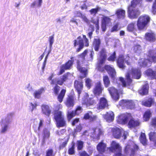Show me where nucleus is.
Segmentation results:
<instances>
[{"label": "nucleus", "mask_w": 156, "mask_h": 156, "mask_svg": "<svg viewBox=\"0 0 156 156\" xmlns=\"http://www.w3.org/2000/svg\"><path fill=\"white\" fill-rule=\"evenodd\" d=\"M94 30V27L91 25H90L88 30V32L87 35L90 39L92 38L93 33Z\"/></svg>", "instance_id": "obj_43"}, {"label": "nucleus", "mask_w": 156, "mask_h": 156, "mask_svg": "<svg viewBox=\"0 0 156 156\" xmlns=\"http://www.w3.org/2000/svg\"><path fill=\"white\" fill-rule=\"evenodd\" d=\"M103 117L108 122H112L114 119V114L112 111L107 112L106 114L103 115Z\"/></svg>", "instance_id": "obj_18"}, {"label": "nucleus", "mask_w": 156, "mask_h": 156, "mask_svg": "<svg viewBox=\"0 0 156 156\" xmlns=\"http://www.w3.org/2000/svg\"><path fill=\"white\" fill-rule=\"evenodd\" d=\"M74 57L71 58V60H69L65 64L62 65L61 67L60 71V74H61L64 72L66 70L69 69L72 66L73 62Z\"/></svg>", "instance_id": "obj_9"}, {"label": "nucleus", "mask_w": 156, "mask_h": 156, "mask_svg": "<svg viewBox=\"0 0 156 156\" xmlns=\"http://www.w3.org/2000/svg\"><path fill=\"white\" fill-rule=\"evenodd\" d=\"M74 16L75 17H81L83 15L82 13L80 11H76L74 13Z\"/></svg>", "instance_id": "obj_64"}, {"label": "nucleus", "mask_w": 156, "mask_h": 156, "mask_svg": "<svg viewBox=\"0 0 156 156\" xmlns=\"http://www.w3.org/2000/svg\"><path fill=\"white\" fill-rule=\"evenodd\" d=\"M74 99L73 97L69 96L67 99L66 105L69 108H71L74 106Z\"/></svg>", "instance_id": "obj_31"}, {"label": "nucleus", "mask_w": 156, "mask_h": 156, "mask_svg": "<svg viewBox=\"0 0 156 156\" xmlns=\"http://www.w3.org/2000/svg\"><path fill=\"white\" fill-rule=\"evenodd\" d=\"M145 38L148 41L153 42L156 39V35L152 32L147 33L145 34Z\"/></svg>", "instance_id": "obj_21"}, {"label": "nucleus", "mask_w": 156, "mask_h": 156, "mask_svg": "<svg viewBox=\"0 0 156 156\" xmlns=\"http://www.w3.org/2000/svg\"><path fill=\"white\" fill-rule=\"evenodd\" d=\"M9 123L6 122L5 121L2 120L1 124V132L2 133H5L7 130Z\"/></svg>", "instance_id": "obj_33"}, {"label": "nucleus", "mask_w": 156, "mask_h": 156, "mask_svg": "<svg viewBox=\"0 0 156 156\" xmlns=\"http://www.w3.org/2000/svg\"><path fill=\"white\" fill-rule=\"evenodd\" d=\"M54 34H53L52 36H50L49 38V47L50 49V50L52 48V44L54 42Z\"/></svg>", "instance_id": "obj_52"}, {"label": "nucleus", "mask_w": 156, "mask_h": 156, "mask_svg": "<svg viewBox=\"0 0 156 156\" xmlns=\"http://www.w3.org/2000/svg\"><path fill=\"white\" fill-rule=\"evenodd\" d=\"M54 117L56 122L57 126L58 127H62L66 125V122L61 111L56 112L55 113Z\"/></svg>", "instance_id": "obj_5"}, {"label": "nucleus", "mask_w": 156, "mask_h": 156, "mask_svg": "<svg viewBox=\"0 0 156 156\" xmlns=\"http://www.w3.org/2000/svg\"><path fill=\"white\" fill-rule=\"evenodd\" d=\"M135 23H132L129 24L127 27L128 31L129 32H133L135 29Z\"/></svg>", "instance_id": "obj_48"}, {"label": "nucleus", "mask_w": 156, "mask_h": 156, "mask_svg": "<svg viewBox=\"0 0 156 156\" xmlns=\"http://www.w3.org/2000/svg\"><path fill=\"white\" fill-rule=\"evenodd\" d=\"M66 90L64 89H62L61 90L60 94L58 97V99L59 101L61 103L63 100V99L65 96Z\"/></svg>", "instance_id": "obj_42"}, {"label": "nucleus", "mask_w": 156, "mask_h": 156, "mask_svg": "<svg viewBox=\"0 0 156 156\" xmlns=\"http://www.w3.org/2000/svg\"><path fill=\"white\" fill-rule=\"evenodd\" d=\"M44 91V90L43 88H41L37 90H36L34 93V97L35 98H39L42 93Z\"/></svg>", "instance_id": "obj_36"}, {"label": "nucleus", "mask_w": 156, "mask_h": 156, "mask_svg": "<svg viewBox=\"0 0 156 156\" xmlns=\"http://www.w3.org/2000/svg\"><path fill=\"white\" fill-rule=\"evenodd\" d=\"M53 154V150L52 149H49L46 151V156H52Z\"/></svg>", "instance_id": "obj_55"}, {"label": "nucleus", "mask_w": 156, "mask_h": 156, "mask_svg": "<svg viewBox=\"0 0 156 156\" xmlns=\"http://www.w3.org/2000/svg\"><path fill=\"white\" fill-rule=\"evenodd\" d=\"M108 90L113 99L116 101L119 99V95L118 90L114 87L109 88Z\"/></svg>", "instance_id": "obj_13"}, {"label": "nucleus", "mask_w": 156, "mask_h": 156, "mask_svg": "<svg viewBox=\"0 0 156 156\" xmlns=\"http://www.w3.org/2000/svg\"><path fill=\"white\" fill-rule=\"evenodd\" d=\"M148 52V58L147 59L142 58L139 60L138 64L140 66L149 67L151 66L152 62L156 63V48L155 50H150Z\"/></svg>", "instance_id": "obj_3"}, {"label": "nucleus", "mask_w": 156, "mask_h": 156, "mask_svg": "<svg viewBox=\"0 0 156 156\" xmlns=\"http://www.w3.org/2000/svg\"><path fill=\"white\" fill-rule=\"evenodd\" d=\"M42 2V0H35L30 5V7L32 8H34L36 6L37 7H41Z\"/></svg>", "instance_id": "obj_37"}, {"label": "nucleus", "mask_w": 156, "mask_h": 156, "mask_svg": "<svg viewBox=\"0 0 156 156\" xmlns=\"http://www.w3.org/2000/svg\"><path fill=\"white\" fill-rule=\"evenodd\" d=\"M50 132L46 129H45L43 132V137L42 141L43 144L45 143L46 140L49 138L50 136Z\"/></svg>", "instance_id": "obj_34"}, {"label": "nucleus", "mask_w": 156, "mask_h": 156, "mask_svg": "<svg viewBox=\"0 0 156 156\" xmlns=\"http://www.w3.org/2000/svg\"><path fill=\"white\" fill-rule=\"evenodd\" d=\"M141 0H133V1L131 2V5L133 6L136 5L137 4L140 3Z\"/></svg>", "instance_id": "obj_62"}, {"label": "nucleus", "mask_w": 156, "mask_h": 156, "mask_svg": "<svg viewBox=\"0 0 156 156\" xmlns=\"http://www.w3.org/2000/svg\"><path fill=\"white\" fill-rule=\"evenodd\" d=\"M101 42L99 38H94L93 41V47L96 51H98L100 47Z\"/></svg>", "instance_id": "obj_25"}, {"label": "nucleus", "mask_w": 156, "mask_h": 156, "mask_svg": "<svg viewBox=\"0 0 156 156\" xmlns=\"http://www.w3.org/2000/svg\"><path fill=\"white\" fill-rule=\"evenodd\" d=\"M100 58L99 63L102 64L104 63L106 58V55L104 49H102L100 52Z\"/></svg>", "instance_id": "obj_29"}, {"label": "nucleus", "mask_w": 156, "mask_h": 156, "mask_svg": "<svg viewBox=\"0 0 156 156\" xmlns=\"http://www.w3.org/2000/svg\"><path fill=\"white\" fill-rule=\"evenodd\" d=\"M140 142L144 145L147 144V139L145 133H142L140 136Z\"/></svg>", "instance_id": "obj_41"}, {"label": "nucleus", "mask_w": 156, "mask_h": 156, "mask_svg": "<svg viewBox=\"0 0 156 156\" xmlns=\"http://www.w3.org/2000/svg\"><path fill=\"white\" fill-rule=\"evenodd\" d=\"M108 105L107 101L104 98H101L100 100L99 108L100 109L105 108Z\"/></svg>", "instance_id": "obj_32"}, {"label": "nucleus", "mask_w": 156, "mask_h": 156, "mask_svg": "<svg viewBox=\"0 0 156 156\" xmlns=\"http://www.w3.org/2000/svg\"><path fill=\"white\" fill-rule=\"evenodd\" d=\"M13 114L11 113L9 114L7 117L5 119H2L3 121H5L6 122L9 123L10 121L11 120L12 118L13 115Z\"/></svg>", "instance_id": "obj_49"}, {"label": "nucleus", "mask_w": 156, "mask_h": 156, "mask_svg": "<svg viewBox=\"0 0 156 156\" xmlns=\"http://www.w3.org/2000/svg\"><path fill=\"white\" fill-rule=\"evenodd\" d=\"M92 131L93 132L91 133H92L91 136L95 139H99L100 136L103 134V131L100 129H93Z\"/></svg>", "instance_id": "obj_14"}, {"label": "nucleus", "mask_w": 156, "mask_h": 156, "mask_svg": "<svg viewBox=\"0 0 156 156\" xmlns=\"http://www.w3.org/2000/svg\"><path fill=\"white\" fill-rule=\"evenodd\" d=\"M67 77L68 75L67 74H64L60 80L57 81V84L60 85H62L64 82L65 81L67 80Z\"/></svg>", "instance_id": "obj_39"}, {"label": "nucleus", "mask_w": 156, "mask_h": 156, "mask_svg": "<svg viewBox=\"0 0 156 156\" xmlns=\"http://www.w3.org/2000/svg\"><path fill=\"white\" fill-rule=\"evenodd\" d=\"M154 101V99L152 98H148L147 101H142V103L143 105L150 107L151 106Z\"/></svg>", "instance_id": "obj_38"}, {"label": "nucleus", "mask_w": 156, "mask_h": 156, "mask_svg": "<svg viewBox=\"0 0 156 156\" xmlns=\"http://www.w3.org/2000/svg\"><path fill=\"white\" fill-rule=\"evenodd\" d=\"M149 138L150 140L155 142L156 144V132H151L149 134Z\"/></svg>", "instance_id": "obj_45"}, {"label": "nucleus", "mask_w": 156, "mask_h": 156, "mask_svg": "<svg viewBox=\"0 0 156 156\" xmlns=\"http://www.w3.org/2000/svg\"><path fill=\"white\" fill-rule=\"evenodd\" d=\"M65 17H62L61 18H58L56 19V21L58 23H59L60 24H62L64 22Z\"/></svg>", "instance_id": "obj_59"}, {"label": "nucleus", "mask_w": 156, "mask_h": 156, "mask_svg": "<svg viewBox=\"0 0 156 156\" xmlns=\"http://www.w3.org/2000/svg\"><path fill=\"white\" fill-rule=\"evenodd\" d=\"M149 86L148 83H146L143 86L142 88L139 91V93L141 95H145L148 94Z\"/></svg>", "instance_id": "obj_23"}, {"label": "nucleus", "mask_w": 156, "mask_h": 156, "mask_svg": "<svg viewBox=\"0 0 156 156\" xmlns=\"http://www.w3.org/2000/svg\"><path fill=\"white\" fill-rule=\"evenodd\" d=\"M83 38H81L80 36L78 37L77 38L78 41L76 40L73 41L74 47H76L77 45H79V48L76 50L78 52H79L83 49L84 46L88 47L89 45V41L86 35H83Z\"/></svg>", "instance_id": "obj_4"}, {"label": "nucleus", "mask_w": 156, "mask_h": 156, "mask_svg": "<svg viewBox=\"0 0 156 156\" xmlns=\"http://www.w3.org/2000/svg\"><path fill=\"white\" fill-rule=\"evenodd\" d=\"M134 51L135 52L140 54L141 52V47L139 45H137L134 47Z\"/></svg>", "instance_id": "obj_50"}, {"label": "nucleus", "mask_w": 156, "mask_h": 156, "mask_svg": "<svg viewBox=\"0 0 156 156\" xmlns=\"http://www.w3.org/2000/svg\"><path fill=\"white\" fill-rule=\"evenodd\" d=\"M136 6L131 5L128 7V16L130 18H136L139 15L140 12L138 9L136 8Z\"/></svg>", "instance_id": "obj_7"}, {"label": "nucleus", "mask_w": 156, "mask_h": 156, "mask_svg": "<svg viewBox=\"0 0 156 156\" xmlns=\"http://www.w3.org/2000/svg\"><path fill=\"white\" fill-rule=\"evenodd\" d=\"M105 69L107 71L109 75L113 80H114L116 75V72L115 69L110 65H107L105 67Z\"/></svg>", "instance_id": "obj_16"}, {"label": "nucleus", "mask_w": 156, "mask_h": 156, "mask_svg": "<svg viewBox=\"0 0 156 156\" xmlns=\"http://www.w3.org/2000/svg\"><path fill=\"white\" fill-rule=\"evenodd\" d=\"M120 105L125 106L128 109H132L135 106V104L132 100H123L120 102Z\"/></svg>", "instance_id": "obj_11"}, {"label": "nucleus", "mask_w": 156, "mask_h": 156, "mask_svg": "<svg viewBox=\"0 0 156 156\" xmlns=\"http://www.w3.org/2000/svg\"><path fill=\"white\" fill-rule=\"evenodd\" d=\"M91 80L89 78L87 79L85 81L86 86L89 88H90L91 87Z\"/></svg>", "instance_id": "obj_57"}, {"label": "nucleus", "mask_w": 156, "mask_h": 156, "mask_svg": "<svg viewBox=\"0 0 156 156\" xmlns=\"http://www.w3.org/2000/svg\"><path fill=\"white\" fill-rule=\"evenodd\" d=\"M138 148V146L136 145L134 146V149L131 147L130 146L127 145L125 148L124 151L126 153L131 152L132 154H133L135 151L137 150Z\"/></svg>", "instance_id": "obj_28"}, {"label": "nucleus", "mask_w": 156, "mask_h": 156, "mask_svg": "<svg viewBox=\"0 0 156 156\" xmlns=\"http://www.w3.org/2000/svg\"><path fill=\"white\" fill-rule=\"evenodd\" d=\"M74 86L77 91L79 97L83 88V82L76 80L74 82Z\"/></svg>", "instance_id": "obj_17"}, {"label": "nucleus", "mask_w": 156, "mask_h": 156, "mask_svg": "<svg viewBox=\"0 0 156 156\" xmlns=\"http://www.w3.org/2000/svg\"><path fill=\"white\" fill-rule=\"evenodd\" d=\"M111 20L109 17L104 16L103 17L101 22V28L102 31L105 32L106 31V27L108 26L111 23Z\"/></svg>", "instance_id": "obj_12"}, {"label": "nucleus", "mask_w": 156, "mask_h": 156, "mask_svg": "<svg viewBox=\"0 0 156 156\" xmlns=\"http://www.w3.org/2000/svg\"><path fill=\"white\" fill-rule=\"evenodd\" d=\"M119 25L118 24H116L112 28L111 31L112 32L115 31H116L118 30V27Z\"/></svg>", "instance_id": "obj_60"}, {"label": "nucleus", "mask_w": 156, "mask_h": 156, "mask_svg": "<svg viewBox=\"0 0 156 156\" xmlns=\"http://www.w3.org/2000/svg\"><path fill=\"white\" fill-rule=\"evenodd\" d=\"M115 58L116 53L114 51L108 58V60L109 61H114L115 60Z\"/></svg>", "instance_id": "obj_54"}, {"label": "nucleus", "mask_w": 156, "mask_h": 156, "mask_svg": "<svg viewBox=\"0 0 156 156\" xmlns=\"http://www.w3.org/2000/svg\"><path fill=\"white\" fill-rule=\"evenodd\" d=\"M112 130L113 135L115 138H119L121 136L122 131L119 128H113Z\"/></svg>", "instance_id": "obj_19"}, {"label": "nucleus", "mask_w": 156, "mask_h": 156, "mask_svg": "<svg viewBox=\"0 0 156 156\" xmlns=\"http://www.w3.org/2000/svg\"><path fill=\"white\" fill-rule=\"evenodd\" d=\"M131 116L129 113L122 114L119 116L118 119V122L120 124H125L129 120L128 126L129 128H133L138 126L140 122L138 120L133 119H131Z\"/></svg>", "instance_id": "obj_1"}, {"label": "nucleus", "mask_w": 156, "mask_h": 156, "mask_svg": "<svg viewBox=\"0 0 156 156\" xmlns=\"http://www.w3.org/2000/svg\"><path fill=\"white\" fill-rule=\"evenodd\" d=\"M125 10L122 9H119L116 10L115 14L118 19H123L125 17Z\"/></svg>", "instance_id": "obj_24"}, {"label": "nucleus", "mask_w": 156, "mask_h": 156, "mask_svg": "<svg viewBox=\"0 0 156 156\" xmlns=\"http://www.w3.org/2000/svg\"><path fill=\"white\" fill-rule=\"evenodd\" d=\"M150 17L147 15L142 16L139 18L137 22V26L139 30L143 29L149 22Z\"/></svg>", "instance_id": "obj_6"}, {"label": "nucleus", "mask_w": 156, "mask_h": 156, "mask_svg": "<svg viewBox=\"0 0 156 156\" xmlns=\"http://www.w3.org/2000/svg\"><path fill=\"white\" fill-rule=\"evenodd\" d=\"M106 147V144L104 143L103 141L99 143L97 146V150L100 153L104 152L105 151Z\"/></svg>", "instance_id": "obj_22"}, {"label": "nucleus", "mask_w": 156, "mask_h": 156, "mask_svg": "<svg viewBox=\"0 0 156 156\" xmlns=\"http://www.w3.org/2000/svg\"><path fill=\"white\" fill-rule=\"evenodd\" d=\"M60 89V87L56 85L54 88V92L55 94H58Z\"/></svg>", "instance_id": "obj_58"}, {"label": "nucleus", "mask_w": 156, "mask_h": 156, "mask_svg": "<svg viewBox=\"0 0 156 156\" xmlns=\"http://www.w3.org/2000/svg\"><path fill=\"white\" fill-rule=\"evenodd\" d=\"M82 108L80 106H78L75 111H68L67 117L69 119H72L73 116L76 115H79L81 112Z\"/></svg>", "instance_id": "obj_15"}, {"label": "nucleus", "mask_w": 156, "mask_h": 156, "mask_svg": "<svg viewBox=\"0 0 156 156\" xmlns=\"http://www.w3.org/2000/svg\"><path fill=\"white\" fill-rule=\"evenodd\" d=\"M100 8L98 7L96 8L91 9L89 11L91 14H94V16L100 10Z\"/></svg>", "instance_id": "obj_51"}, {"label": "nucleus", "mask_w": 156, "mask_h": 156, "mask_svg": "<svg viewBox=\"0 0 156 156\" xmlns=\"http://www.w3.org/2000/svg\"><path fill=\"white\" fill-rule=\"evenodd\" d=\"M75 143L73 142L71 146L69 147L68 151V154L70 155H73L75 154Z\"/></svg>", "instance_id": "obj_40"}, {"label": "nucleus", "mask_w": 156, "mask_h": 156, "mask_svg": "<svg viewBox=\"0 0 156 156\" xmlns=\"http://www.w3.org/2000/svg\"><path fill=\"white\" fill-rule=\"evenodd\" d=\"M103 80L105 86L106 87H108L110 83V81L108 76H104Z\"/></svg>", "instance_id": "obj_46"}, {"label": "nucleus", "mask_w": 156, "mask_h": 156, "mask_svg": "<svg viewBox=\"0 0 156 156\" xmlns=\"http://www.w3.org/2000/svg\"><path fill=\"white\" fill-rule=\"evenodd\" d=\"M146 75L151 77L152 79H156V72L152 69H148L145 71Z\"/></svg>", "instance_id": "obj_35"}, {"label": "nucleus", "mask_w": 156, "mask_h": 156, "mask_svg": "<svg viewBox=\"0 0 156 156\" xmlns=\"http://www.w3.org/2000/svg\"><path fill=\"white\" fill-rule=\"evenodd\" d=\"M79 153L80 156H89V155L85 151H80Z\"/></svg>", "instance_id": "obj_61"}, {"label": "nucleus", "mask_w": 156, "mask_h": 156, "mask_svg": "<svg viewBox=\"0 0 156 156\" xmlns=\"http://www.w3.org/2000/svg\"><path fill=\"white\" fill-rule=\"evenodd\" d=\"M129 56L124 59L122 55H120L117 60V62L118 66L121 68H124L125 66L124 65L125 63H126L127 65L130 64V62L129 61Z\"/></svg>", "instance_id": "obj_8"}, {"label": "nucleus", "mask_w": 156, "mask_h": 156, "mask_svg": "<svg viewBox=\"0 0 156 156\" xmlns=\"http://www.w3.org/2000/svg\"><path fill=\"white\" fill-rule=\"evenodd\" d=\"M79 61L77 62V69L82 74V77H85L86 76L87 74V69L85 67H82L79 64Z\"/></svg>", "instance_id": "obj_26"}, {"label": "nucleus", "mask_w": 156, "mask_h": 156, "mask_svg": "<svg viewBox=\"0 0 156 156\" xmlns=\"http://www.w3.org/2000/svg\"><path fill=\"white\" fill-rule=\"evenodd\" d=\"M83 142L81 140H77L76 142V145L78 151L82 150L83 147Z\"/></svg>", "instance_id": "obj_44"}, {"label": "nucleus", "mask_w": 156, "mask_h": 156, "mask_svg": "<svg viewBox=\"0 0 156 156\" xmlns=\"http://www.w3.org/2000/svg\"><path fill=\"white\" fill-rule=\"evenodd\" d=\"M86 97L88 96L87 94H85ZM98 99L97 97H94L93 98L88 99L87 97L82 98V103L83 105H86L87 106H89L90 105H93L96 103L98 101Z\"/></svg>", "instance_id": "obj_10"}, {"label": "nucleus", "mask_w": 156, "mask_h": 156, "mask_svg": "<svg viewBox=\"0 0 156 156\" xmlns=\"http://www.w3.org/2000/svg\"><path fill=\"white\" fill-rule=\"evenodd\" d=\"M94 54V51L92 50L90 51L89 54V58L88 60V61H92L93 59V56Z\"/></svg>", "instance_id": "obj_63"}, {"label": "nucleus", "mask_w": 156, "mask_h": 156, "mask_svg": "<svg viewBox=\"0 0 156 156\" xmlns=\"http://www.w3.org/2000/svg\"><path fill=\"white\" fill-rule=\"evenodd\" d=\"M51 51V50H49L48 51V53L47 54V55H46V56L45 57V59H44V61L43 63V66L42 68V69L43 71H44V69L45 68V66L46 65V64L47 60L48 55L49 54V53H50Z\"/></svg>", "instance_id": "obj_53"}, {"label": "nucleus", "mask_w": 156, "mask_h": 156, "mask_svg": "<svg viewBox=\"0 0 156 156\" xmlns=\"http://www.w3.org/2000/svg\"><path fill=\"white\" fill-rule=\"evenodd\" d=\"M151 113L150 111H147L144 115V120L147 121L149 119L151 116Z\"/></svg>", "instance_id": "obj_47"}, {"label": "nucleus", "mask_w": 156, "mask_h": 156, "mask_svg": "<svg viewBox=\"0 0 156 156\" xmlns=\"http://www.w3.org/2000/svg\"><path fill=\"white\" fill-rule=\"evenodd\" d=\"M42 112L43 114L49 116L51 113V110L48 106L43 105L41 106Z\"/></svg>", "instance_id": "obj_27"}, {"label": "nucleus", "mask_w": 156, "mask_h": 156, "mask_svg": "<svg viewBox=\"0 0 156 156\" xmlns=\"http://www.w3.org/2000/svg\"><path fill=\"white\" fill-rule=\"evenodd\" d=\"M97 117L93 115L91 112H89L86 113L83 117V118L85 119H88L90 121H93L96 119Z\"/></svg>", "instance_id": "obj_30"}, {"label": "nucleus", "mask_w": 156, "mask_h": 156, "mask_svg": "<svg viewBox=\"0 0 156 156\" xmlns=\"http://www.w3.org/2000/svg\"><path fill=\"white\" fill-rule=\"evenodd\" d=\"M152 12L154 14L156 13V0H155L152 5Z\"/></svg>", "instance_id": "obj_56"}, {"label": "nucleus", "mask_w": 156, "mask_h": 156, "mask_svg": "<svg viewBox=\"0 0 156 156\" xmlns=\"http://www.w3.org/2000/svg\"><path fill=\"white\" fill-rule=\"evenodd\" d=\"M102 88L100 82L97 83L94 89L93 92L95 96L99 95L101 93Z\"/></svg>", "instance_id": "obj_20"}, {"label": "nucleus", "mask_w": 156, "mask_h": 156, "mask_svg": "<svg viewBox=\"0 0 156 156\" xmlns=\"http://www.w3.org/2000/svg\"><path fill=\"white\" fill-rule=\"evenodd\" d=\"M132 75L133 77L137 79H140L141 76V73L140 69L136 68H132L130 73H128L126 75V82L122 77L119 78L120 81L121 82L122 86L125 87L126 85H129L132 82V80L130 78V76Z\"/></svg>", "instance_id": "obj_2"}]
</instances>
